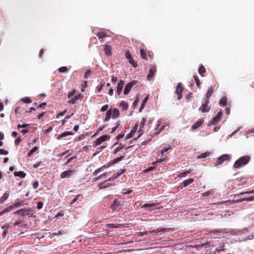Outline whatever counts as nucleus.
<instances>
[{"mask_svg":"<svg viewBox=\"0 0 254 254\" xmlns=\"http://www.w3.org/2000/svg\"><path fill=\"white\" fill-rule=\"evenodd\" d=\"M205 68L203 65H201L199 66L198 69V73L202 76H204V74L205 72Z\"/></svg>","mask_w":254,"mask_h":254,"instance_id":"nucleus-28","label":"nucleus"},{"mask_svg":"<svg viewBox=\"0 0 254 254\" xmlns=\"http://www.w3.org/2000/svg\"><path fill=\"white\" fill-rule=\"evenodd\" d=\"M148 96H146L143 100L142 101V104L141 105V107L140 108V109H139V111L140 112L141 111V110L144 108V106H145V104H146V103L147 102V101H148Z\"/></svg>","mask_w":254,"mask_h":254,"instance_id":"nucleus-36","label":"nucleus"},{"mask_svg":"<svg viewBox=\"0 0 254 254\" xmlns=\"http://www.w3.org/2000/svg\"><path fill=\"white\" fill-rule=\"evenodd\" d=\"M73 133L71 131L64 132L61 133V134H60L57 137V139H61L63 137L66 136L67 135H73Z\"/></svg>","mask_w":254,"mask_h":254,"instance_id":"nucleus-21","label":"nucleus"},{"mask_svg":"<svg viewBox=\"0 0 254 254\" xmlns=\"http://www.w3.org/2000/svg\"><path fill=\"white\" fill-rule=\"evenodd\" d=\"M140 55L142 59L147 60V54L146 51L143 49H141L140 50Z\"/></svg>","mask_w":254,"mask_h":254,"instance_id":"nucleus-34","label":"nucleus"},{"mask_svg":"<svg viewBox=\"0 0 254 254\" xmlns=\"http://www.w3.org/2000/svg\"><path fill=\"white\" fill-rule=\"evenodd\" d=\"M10 228V226L8 224L5 223L2 226V229L3 230L2 236H5L7 234L8 230Z\"/></svg>","mask_w":254,"mask_h":254,"instance_id":"nucleus-18","label":"nucleus"},{"mask_svg":"<svg viewBox=\"0 0 254 254\" xmlns=\"http://www.w3.org/2000/svg\"><path fill=\"white\" fill-rule=\"evenodd\" d=\"M76 157L73 156L69 159H68V160L66 162V163L64 164V165H66L68 164H69L73 159L75 158Z\"/></svg>","mask_w":254,"mask_h":254,"instance_id":"nucleus-60","label":"nucleus"},{"mask_svg":"<svg viewBox=\"0 0 254 254\" xmlns=\"http://www.w3.org/2000/svg\"><path fill=\"white\" fill-rule=\"evenodd\" d=\"M109 139L110 136L109 135H104L97 138L95 141L93 142V143L96 146H98L100 145L103 142L108 140Z\"/></svg>","mask_w":254,"mask_h":254,"instance_id":"nucleus-7","label":"nucleus"},{"mask_svg":"<svg viewBox=\"0 0 254 254\" xmlns=\"http://www.w3.org/2000/svg\"><path fill=\"white\" fill-rule=\"evenodd\" d=\"M14 175L15 176L19 177L21 178H24L26 176V174L23 171L14 172Z\"/></svg>","mask_w":254,"mask_h":254,"instance_id":"nucleus-23","label":"nucleus"},{"mask_svg":"<svg viewBox=\"0 0 254 254\" xmlns=\"http://www.w3.org/2000/svg\"><path fill=\"white\" fill-rule=\"evenodd\" d=\"M21 139L20 137H18L15 140V141H14L15 144L16 145H18L20 143V142H21Z\"/></svg>","mask_w":254,"mask_h":254,"instance_id":"nucleus-57","label":"nucleus"},{"mask_svg":"<svg viewBox=\"0 0 254 254\" xmlns=\"http://www.w3.org/2000/svg\"><path fill=\"white\" fill-rule=\"evenodd\" d=\"M108 107H109V106L108 105H104L102 107V108L101 109V111L105 112V111H107L108 109Z\"/></svg>","mask_w":254,"mask_h":254,"instance_id":"nucleus-48","label":"nucleus"},{"mask_svg":"<svg viewBox=\"0 0 254 254\" xmlns=\"http://www.w3.org/2000/svg\"><path fill=\"white\" fill-rule=\"evenodd\" d=\"M193 78L196 83V86L199 88L200 85V82L198 78V77L197 75H195L193 76Z\"/></svg>","mask_w":254,"mask_h":254,"instance_id":"nucleus-39","label":"nucleus"},{"mask_svg":"<svg viewBox=\"0 0 254 254\" xmlns=\"http://www.w3.org/2000/svg\"><path fill=\"white\" fill-rule=\"evenodd\" d=\"M66 111L65 110L64 111H63V112H62L60 113L57 115V117H56V118H57V119H58V118L60 117V116H64V115L65 114V113H66Z\"/></svg>","mask_w":254,"mask_h":254,"instance_id":"nucleus-59","label":"nucleus"},{"mask_svg":"<svg viewBox=\"0 0 254 254\" xmlns=\"http://www.w3.org/2000/svg\"><path fill=\"white\" fill-rule=\"evenodd\" d=\"M132 191V190H127L125 189L123 190V193L124 194H129Z\"/></svg>","mask_w":254,"mask_h":254,"instance_id":"nucleus-45","label":"nucleus"},{"mask_svg":"<svg viewBox=\"0 0 254 254\" xmlns=\"http://www.w3.org/2000/svg\"><path fill=\"white\" fill-rule=\"evenodd\" d=\"M124 158V156H121L119 157L116 159H113V160L110 161V162L108 164V166H110L114 164L119 162L120 161L123 160Z\"/></svg>","mask_w":254,"mask_h":254,"instance_id":"nucleus-17","label":"nucleus"},{"mask_svg":"<svg viewBox=\"0 0 254 254\" xmlns=\"http://www.w3.org/2000/svg\"><path fill=\"white\" fill-rule=\"evenodd\" d=\"M183 89L184 88L182 86V84L181 83H179L175 91L176 94L178 95V100L181 99L182 97V92H183Z\"/></svg>","mask_w":254,"mask_h":254,"instance_id":"nucleus-10","label":"nucleus"},{"mask_svg":"<svg viewBox=\"0 0 254 254\" xmlns=\"http://www.w3.org/2000/svg\"><path fill=\"white\" fill-rule=\"evenodd\" d=\"M243 200L253 201V200H254V195L252 196H250V197H247V198H246L245 199H239L237 201L238 202H241V201H243Z\"/></svg>","mask_w":254,"mask_h":254,"instance_id":"nucleus-41","label":"nucleus"},{"mask_svg":"<svg viewBox=\"0 0 254 254\" xmlns=\"http://www.w3.org/2000/svg\"><path fill=\"white\" fill-rule=\"evenodd\" d=\"M28 126H29V124H23V125L18 124L17 125V128H20L27 127Z\"/></svg>","mask_w":254,"mask_h":254,"instance_id":"nucleus-50","label":"nucleus"},{"mask_svg":"<svg viewBox=\"0 0 254 254\" xmlns=\"http://www.w3.org/2000/svg\"><path fill=\"white\" fill-rule=\"evenodd\" d=\"M124 84L125 82L124 80H120V81L119 82L117 87V92L118 95H121L123 90Z\"/></svg>","mask_w":254,"mask_h":254,"instance_id":"nucleus-15","label":"nucleus"},{"mask_svg":"<svg viewBox=\"0 0 254 254\" xmlns=\"http://www.w3.org/2000/svg\"><path fill=\"white\" fill-rule=\"evenodd\" d=\"M202 102V104L199 107V111L201 113H206L209 112L210 110V107L208 106V104L209 102V101H208V100H203Z\"/></svg>","mask_w":254,"mask_h":254,"instance_id":"nucleus-5","label":"nucleus"},{"mask_svg":"<svg viewBox=\"0 0 254 254\" xmlns=\"http://www.w3.org/2000/svg\"><path fill=\"white\" fill-rule=\"evenodd\" d=\"M83 95L81 94V93H79V94L76 95L73 98H71L69 100V103L70 104H75L78 100H81L83 98Z\"/></svg>","mask_w":254,"mask_h":254,"instance_id":"nucleus-14","label":"nucleus"},{"mask_svg":"<svg viewBox=\"0 0 254 254\" xmlns=\"http://www.w3.org/2000/svg\"><path fill=\"white\" fill-rule=\"evenodd\" d=\"M105 85V83H103L102 84H101L100 85H98L97 87V91L98 92H100L101 91V90L103 89V87Z\"/></svg>","mask_w":254,"mask_h":254,"instance_id":"nucleus-44","label":"nucleus"},{"mask_svg":"<svg viewBox=\"0 0 254 254\" xmlns=\"http://www.w3.org/2000/svg\"><path fill=\"white\" fill-rule=\"evenodd\" d=\"M32 186H33V188L34 189H37L38 187V186H39V182L38 181H35L33 184Z\"/></svg>","mask_w":254,"mask_h":254,"instance_id":"nucleus-55","label":"nucleus"},{"mask_svg":"<svg viewBox=\"0 0 254 254\" xmlns=\"http://www.w3.org/2000/svg\"><path fill=\"white\" fill-rule=\"evenodd\" d=\"M46 102H43L41 104H40L38 106V108H45V107L46 106Z\"/></svg>","mask_w":254,"mask_h":254,"instance_id":"nucleus-64","label":"nucleus"},{"mask_svg":"<svg viewBox=\"0 0 254 254\" xmlns=\"http://www.w3.org/2000/svg\"><path fill=\"white\" fill-rule=\"evenodd\" d=\"M104 51L107 56L111 55V47L109 45H105Z\"/></svg>","mask_w":254,"mask_h":254,"instance_id":"nucleus-22","label":"nucleus"},{"mask_svg":"<svg viewBox=\"0 0 254 254\" xmlns=\"http://www.w3.org/2000/svg\"><path fill=\"white\" fill-rule=\"evenodd\" d=\"M126 57L128 60L129 64H130L133 67H136L137 64L135 62L133 59L132 58L130 53L127 51L126 54Z\"/></svg>","mask_w":254,"mask_h":254,"instance_id":"nucleus-12","label":"nucleus"},{"mask_svg":"<svg viewBox=\"0 0 254 254\" xmlns=\"http://www.w3.org/2000/svg\"><path fill=\"white\" fill-rule=\"evenodd\" d=\"M122 149V147H117L113 151L114 154H117L119 151H120Z\"/></svg>","mask_w":254,"mask_h":254,"instance_id":"nucleus-62","label":"nucleus"},{"mask_svg":"<svg viewBox=\"0 0 254 254\" xmlns=\"http://www.w3.org/2000/svg\"><path fill=\"white\" fill-rule=\"evenodd\" d=\"M250 160L251 157L250 156L247 155L241 157L235 161L233 165V167L236 169L239 168L248 164Z\"/></svg>","mask_w":254,"mask_h":254,"instance_id":"nucleus-1","label":"nucleus"},{"mask_svg":"<svg viewBox=\"0 0 254 254\" xmlns=\"http://www.w3.org/2000/svg\"><path fill=\"white\" fill-rule=\"evenodd\" d=\"M169 148H170V147H165L163 148V149L161 151V153H162V156L164 155V153L168 151V150L169 149Z\"/></svg>","mask_w":254,"mask_h":254,"instance_id":"nucleus-53","label":"nucleus"},{"mask_svg":"<svg viewBox=\"0 0 254 254\" xmlns=\"http://www.w3.org/2000/svg\"><path fill=\"white\" fill-rule=\"evenodd\" d=\"M126 171V170L125 169H121V172H119V173H117V174L116 175V177H114V179H111V178H109L107 181H113L114 179H116L117 177H118L119 176H120V175H121L122 174H124L125 172ZM107 182V180L105 181L104 183H101V184H100L99 185H98V187H99V189H105L107 187V186H103V185L106 182Z\"/></svg>","mask_w":254,"mask_h":254,"instance_id":"nucleus-6","label":"nucleus"},{"mask_svg":"<svg viewBox=\"0 0 254 254\" xmlns=\"http://www.w3.org/2000/svg\"><path fill=\"white\" fill-rule=\"evenodd\" d=\"M111 208L114 210H119L121 208V201L118 199L114 200L113 203L111 205Z\"/></svg>","mask_w":254,"mask_h":254,"instance_id":"nucleus-13","label":"nucleus"},{"mask_svg":"<svg viewBox=\"0 0 254 254\" xmlns=\"http://www.w3.org/2000/svg\"><path fill=\"white\" fill-rule=\"evenodd\" d=\"M213 89L212 87L210 88L208 91L207 92L206 94V95H205V97L204 98L203 100H208V101H209V99L210 98V97H211L212 94L213 93Z\"/></svg>","mask_w":254,"mask_h":254,"instance_id":"nucleus-20","label":"nucleus"},{"mask_svg":"<svg viewBox=\"0 0 254 254\" xmlns=\"http://www.w3.org/2000/svg\"><path fill=\"white\" fill-rule=\"evenodd\" d=\"M23 205V201H19L17 200L15 202V203L13 204V206H11L9 208L11 209L12 207H18Z\"/></svg>","mask_w":254,"mask_h":254,"instance_id":"nucleus-31","label":"nucleus"},{"mask_svg":"<svg viewBox=\"0 0 254 254\" xmlns=\"http://www.w3.org/2000/svg\"><path fill=\"white\" fill-rule=\"evenodd\" d=\"M105 176H106V174L105 173H103V174L100 175V176H99L96 177L95 178H94V181H97V180H99V179H100L105 177Z\"/></svg>","mask_w":254,"mask_h":254,"instance_id":"nucleus-54","label":"nucleus"},{"mask_svg":"<svg viewBox=\"0 0 254 254\" xmlns=\"http://www.w3.org/2000/svg\"><path fill=\"white\" fill-rule=\"evenodd\" d=\"M9 196V194L7 192H5L3 195L0 198V202L2 203L6 200Z\"/></svg>","mask_w":254,"mask_h":254,"instance_id":"nucleus-32","label":"nucleus"},{"mask_svg":"<svg viewBox=\"0 0 254 254\" xmlns=\"http://www.w3.org/2000/svg\"><path fill=\"white\" fill-rule=\"evenodd\" d=\"M97 36L100 39H103L107 36V34L104 32H99L97 34Z\"/></svg>","mask_w":254,"mask_h":254,"instance_id":"nucleus-30","label":"nucleus"},{"mask_svg":"<svg viewBox=\"0 0 254 254\" xmlns=\"http://www.w3.org/2000/svg\"><path fill=\"white\" fill-rule=\"evenodd\" d=\"M222 115H223L222 112L219 111L217 113V115L216 116H215L213 118L212 121H211L210 122V123L208 124V125L209 126H210L211 125H215L216 124H217L218 123V122H219L221 120Z\"/></svg>","mask_w":254,"mask_h":254,"instance_id":"nucleus-4","label":"nucleus"},{"mask_svg":"<svg viewBox=\"0 0 254 254\" xmlns=\"http://www.w3.org/2000/svg\"><path fill=\"white\" fill-rule=\"evenodd\" d=\"M43 206V203L42 201H39L37 203V209H41Z\"/></svg>","mask_w":254,"mask_h":254,"instance_id":"nucleus-49","label":"nucleus"},{"mask_svg":"<svg viewBox=\"0 0 254 254\" xmlns=\"http://www.w3.org/2000/svg\"><path fill=\"white\" fill-rule=\"evenodd\" d=\"M193 181H194V179H192V178L188 179V180H186L183 182V186L184 187H186L189 186V185L191 184V183H192L193 182Z\"/></svg>","mask_w":254,"mask_h":254,"instance_id":"nucleus-27","label":"nucleus"},{"mask_svg":"<svg viewBox=\"0 0 254 254\" xmlns=\"http://www.w3.org/2000/svg\"><path fill=\"white\" fill-rule=\"evenodd\" d=\"M75 92H76V90L74 89L71 92L69 93L68 94V96H67L68 98H71V97L74 95V94H75Z\"/></svg>","mask_w":254,"mask_h":254,"instance_id":"nucleus-47","label":"nucleus"},{"mask_svg":"<svg viewBox=\"0 0 254 254\" xmlns=\"http://www.w3.org/2000/svg\"><path fill=\"white\" fill-rule=\"evenodd\" d=\"M137 128V127L136 126L134 127V128L132 130H131L130 132L129 133V135L131 134L130 137L133 136V134L135 132Z\"/></svg>","mask_w":254,"mask_h":254,"instance_id":"nucleus-51","label":"nucleus"},{"mask_svg":"<svg viewBox=\"0 0 254 254\" xmlns=\"http://www.w3.org/2000/svg\"><path fill=\"white\" fill-rule=\"evenodd\" d=\"M120 107L123 111H126L128 109V104L125 101H122L120 104Z\"/></svg>","mask_w":254,"mask_h":254,"instance_id":"nucleus-29","label":"nucleus"},{"mask_svg":"<svg viewBox=\"0 0 254 254\" xmlns=\"http://www.w3.org/2000/svg\"><path fill=\"white\" fill-rule=\"evenodd\" d=\"M75 172V170L74 169L66 170L61 174L60 177L62 179L69 178L73 175Z\"/></svg>","mask_w":254,"mask_h":254,"instance_id":"nucleus-3","label":"nucleus"},{"mask_svg":"<svg viewBox=\"0 0 254 254\" xmlns=\"http://www.w3.org/2000/svg\"><path fill=\"white\" fill-rule=\"evenodd\" d=\"M119 224H109L107 225V226L108 228H119Z\"/></svg>","mask_w":254,"mask_h":254,"instance_id":"nucleus-43","label":"nucleus"},{"mask_svg":"<svg viewBox=\"0 0 254 254\" xmlns=\"http://www.w3.org/2000/svg\"><path fill=\"white\" fill-rule=\"evenodd\" d=\"M203 122L202 120H199L198 121L196 122L194 125H193L191 126V129L195 130L197 128H198L200 126L202 125Z\"/></svg>","mask_w":254,"mask_h":254,"instance_id":"nucleus-19","label":"nucleus"},{"mask_svg":"<svg viewBox=\"0 0 254 254\" xmlns=\"http://www.w3.org/2000/svg\"><path fill=\"white\" fill-rule=\"evenodd\" d=\"M230 159V157L228 154L222 155L217 159L214 166L217 167L223 163L225 161H229Z\"/></svg>","mask_w":254,"mask_h":254,"instance_id":"nucleus-2","label":"nucleus"},{"mask_svg":"<svg viewBox=\"0 0 254 254\" xmlns=\"http://www.w3.org/2000/svg\"><path fill=\"white\" fill-rule=\"evenodd\" d=\"M209 154L210 153L209 152H205V153H203L202 154L198 156L197 157V158L198 159L205 158L207 157V156H208L209 155Z\"/></svg>","mask_w":254,"mask_h":254,"instance_id":"nucleus-38","label":"nucleus"},{"mask_svg":"<svg viewBox=\"0 0 254 254\" xmlns=\"http://www.w3.org/2000/svg\"><path fill=\"white\" fill-rule=\"evenodd\" d=\"M90 72H91V71L90 70H87L85 73V74H84V77L85 78H88V77L89 76L90 74Z\"/></svg>","mask_w":254,"mask_h":254,"instance_id":"nucleus-58","label":"nucleus"},{"mask_svg":"<svg viewBox=\"0 0 254 254\" xmlns=\"http://www.w3.org/2000/svg\"><path fill=\"white\" fill-rule=\"evenodd\" d=\"M136 83V81H132L128 83L125 86L124 93L125 95H127L129 93L130 90L131 89L133 85H134Z\"/></svg>","mask_w":254,"mask_h":254,"instance_id":"nucleus-9","label":"nucleus"},{"mask_svg":"<svg viewBox=\"0 0 254 254\" xmlns=\"http://www.w3.org/2000/svg\"><path fill=\"white\" fill-rule=\"evenodd\" d=\"M38 147L37 146H35L34 147H33L32 149H31L30 150V151L27 154V156L28 157H31L33 154L36 152L38 149Z\"/></svg>","mask_w":254,"mask_h":254,"instance_id":"nucleus-35","label":"nucleus"},{"mask_svg":"<svg viewBox=\"0 0 254 254\" xmlns=\"http://www.w3.org/2000/svg\"><path fill=\"white\" fill-rule=\"evenodd\" d=\"M164 160H165V158L158 159L155 162H153L152 163V164L156 165L157 163H161V162H163Z\"/></svg>","mask_w":254,"mask_h":254,"instance_id":"nucleus-46","label":"nucleus"},{"mask_svg":"<svg viewBox=\"0 0 254 254\" xmlns=\"http://www.w3.org/2000/svg\"><path fill=\"white\" fill-rule=\"evenodd\" d=\"M159 204V203H145L143 205H140V208H144L146 210L150 211H152V210H154V208H153V207L155 206L156 205Z\"/></svg>","mask_w":254,"mask_h":254,"instance_id":"nucleus-8","label":"nucleus"},{"mask_svg":"<svg viewBox=\"0 0 254 254\" xmlns=\"http://www.w3.org/2000/svg\"><path fill=\"white\" fill-rule=\"evenodd\" d=\"M45 112H43L40 114L39 115L37 116V119L39 120L41 119L45 115Z\"/></svg>","mask_w":254,"mask_h":254,"instance_id":"nucleus-61","label":"nucleus"},{"mask_svg":"<svg viewBox=\"0 0 254 254\" xmlns=\"http://www.w3.org/2000/svg\"><path fill=\"white\" fill-rule=\"evenodd\" d=\"M30 209L26 208L20 209L13 213L14 214L20 215L22 216H24L28 215L30 212Z\"/></svg>","mask_w":254,"mask_h":254,"instance_id":"nucleus-11","label":"nucleus"},{"mask_svg":"<svg viewBox=\"0 0 254 254\" xmlns=\"http://www.w3.org/2000/svg\"><path fill=\"white\" fill-rule=\"evenodd\" d=\"M58 70L60 72L63 73V72H65L68 71V68L66 66H62L60 67L58 69Z\"/></svg>","mask_w":254,"mask_h":254,"instance_id":"nucleus-40","label":"nucleus"},{"mask_svg":"<svg viewBox=\"0 0 254 254\" xmlns=\"http://www.w3.org/2000/svg\"><path fill=\"white\" fill-rule=\"evenodd\" d=\"M227 103V98L225 97L221 98L219 101V104L220 106H225Z\"/></svg>","mask_w":254,"mask_h":254,"instance_id":"nucleus-33","label":"nucleus"},{"mask_svg":"<svg viewBox=\"0 0 254 254\" xmlns=\"http://www.w3.org/2000/svg\"><path fill=\"white\" fill-rule=\"evenodd\" d=\"M21 101L25 103H30L32 102V100L29 97L23 98L21 99Z\"/></svg>","mask_w":254,"mask_h":254,"instance_id":"nucleus-42","label":"nucleus"},{"mask_svg":"<svg viewBox=\"0 0 254 254\" xmlns=\"http://www.w3.org/2000/svg\"><path fill=\"white\" fill-rule=\"evenodd\" d=\"M101 168H99L97 169H96L93 173V175L96 176L97 175L99 172H101Z\"/></svg>","mask_w":254,"mask_h":254,"instance_id":"nucleus-63","label":"nucleus"},{"mask_svg":"<svg viewBox=\"0 0 254 254\" xmlns=\"http://www.w3.org/2000/svg\"><path fill=\"white\" fill-rule=\"evenodd\" d=\"M167 229H168L167 228H157L156 229L153 230L151 231L150 232V233L152 234V233H158L160 232H165V231H166Z\"/></svg>","mask_w":254,"mask_h":254,"instance_id":"nucleus-26","label":"nucleus"},{"mask_svg":"<svg viewBox=\"0 0 254 254\" xmlns=\"http://www.w3.org/2000/svg\"><path fill=\"white\" fill-rule=\"evenodd\" d=\"M112 118L113 119L118 118L120 116V112L117 109H114L113 111Z\"/></svg>","mask_w":254,"mask_h":254,"instance_id":"nucleus-25","label":"nucleus"},{"mask_svg":"<svg viewBox=\"0 0 254 254\" xmlns=\"http://www.w3.org/2000/svg\"><path fill=\"white\" fill-rule=\"evenodd\" d=\"M112 114V111L111 109H110L107 111L106 114V117L104 119V122H107L111 119Z\"/></svg>","mask_w":254,"mask_h":254,"instance_id":"nucleus-24","label":"nucleus"},{"mask_svg":"<svg viewBox=\"0 0 254 254\" xmlns=\"http://www.w3.org/2000/svg\"><path fill=\"white\" fill-rule=\"evenodd\" d=\"M191 172V170L190 169L189 170H188L184 172L180 173L179 175H178V177H185L186 175H187L188 174H190Z\"/></svg>","mask_w":254,"mask_h":254,"instance_id":"nucleus-37","label":"nucleus"},{"mask_svg":"<svg viewBox=\"0 0 254 254\" xmlns=\"http://www.w3.org/2000/svg\"><path fill=\"white\" fill-rule=\"evenodd\" d=\"M80 196H81L82 197V195H80V194H78L77 195L75 198H74L72 200V201L70 202V205H72L73 203H74L77 200V198L80 197Z\"/></svg>","mask_w":254,"mask_h":254,"instance_id":"nucleus-52","label":"nucleus"},{"mask_svg":"<svg viewBox=\"0 0 254 254\" xmlns=\"http://www.w3.org/2000/svg\"><path fill=\"white\" fill-rule=\"evenodd\" d=\"M8 153V151L4 150L3 149H0V155H7Z\"/></svg>","mask_w":254,"mask_h":254,"instance_id":"nucleus-56","label":"nucleus"},{"mask_svg":"<svg viewBox=\"0 0 254 254\" xmlns=\"http://www.w3.org/2000/svg\"><path fill=\"white\" fill-rule=\"evenodd\" d=\"M156 71V67L155 65L152 66V67L150 68L149 71V73L147 75V79L151 80V79L153 77Z\"/></svg>","mask_w":254,"mask_h":254,"instance_id":"nucleus-16","label":"nucleus"}]
</instances>
